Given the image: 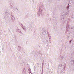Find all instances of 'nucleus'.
Returning <instances> with one entry per match:
<instances>
[{
	"mask_svg": "<svg viewBox=\"0 0 74 74\" xmlns=\"http://www.w3.org/2000/svg\"><path fill=\"white\" fill-rule=\"evenodd\" d=\"M70 44H71V40H70Z\"/></svg>",
	"mask_w": 74,
	"mask_h": 74,
	"instance_id": "nucleus-14",
	"label": "nucleus"
},
{
	"mask_svg": "<svg viewBox=\"0 0 74 74\" xmlns=\"http://www.w3.org/2000/svg\"><path fill=\"white\" fill-rule=\"evenodd\" d=\"M21 25H22V26H23V27H23V29H24V30H25L26 28H24V27H23V25L22 24H21Z\"/></svg>",
	"mask_w": 74,
	"mask_h": 74,
	"instance_id": "nucleus-7",
	"label": "nucleus"
},
{
	"mask_svg": "<svg viewBox=\"0 0 74 74\" xmlns=\"http://www.w3.org/2000/svg\"><path fill=\"white\" fill-rule=\"evenodd\" d=\"M12 21L13 22H14V21H15V18H14V16H12Z\"/></svg>",
	"mask_w": 74,
	"mask_h": 74,
	"instance_id": "nucleus-3",
	"label": "nucleus"
},
{
	"mask_svg": "<svg viewBox=\"0 0 74 74\" xmlns=\"http://www.w3.org/2000/svg\"><path fill=\"white\" fill-rule=\"evenodd\" d=\"M48 37L49 38L50 43H51V42H52V41H51V35H50V34L48 35Z\"/></svg>",
	"mask_w": 74,
	"mask_h": 74,
	"instance_id": "nucleus-1",
	"label": "nucleus"
},
{
	"mask_svg": "<svg viewBox=\"0 0 74 74\" xmlns=\"http://www.w3.org/2000/svg\"><path fill=\"white\" fill-rule=\"evenodd\" d=\"M48 42V39H47L46 40V42Z\"/></svg>",
	"mask_w": 74,
	"mask_h": 74,
	"instance_id": "nucleus-10",
	"label": "nucleus"
},
{
	"mask_svg": "<svg viewBox=\"0 0 74 74\" xmlns=\"http://www.w3.org/2000/svg\"><path fill=\"white\" fill-rule=\"evenodd\" d=\"M22 73L23 74H25V73H26V70L25 68H23V69Z\"/></svg>",
	"mask_w": 74,
	"mask_h": 74,
	"instance_id": "nucleus-2",
	"label": "nucleus"
},
{
	"mask_svg": "<svg viewBox=\"0 0 74 74\" xmlns=\"http://www.w3.org/2000/svg\"><path fill=\"white\" fill-rule=\"evenodd\" d=\"M66 15H69V13H66Z\"/></svg>",
	"mask_w": 74,
	"mask_h": 74,
	"instance_id": "nucleus-12",
	"label": "nucleus"
},
{
	"mask_svg": "<svg viewBox=\"0 0 74 74\" xmlns=\"http://www.w3.org/2000/svg\"><path fill=\"white\" fill-rule=\"evenodd\" d=\"M69 24H68L66 25L67 28H69Z\"/></svg>",
	"mask_w": 74,
	"mask_h": 74,
	"instance_id": "nucleus-8",
	"label": "nucleus"
},
{
	"mask_svg": "<svg viewBox=\"0 0 74 74\" xmlns=\"http://www.w3.org/2000/svg\"><path fill=\"white\" fill-rule=\"evenodd\" d=\"M42 66H44V65L43 64V63L42 64Z\"/></svg>",
	"mask_w": 74,
	"mask_h": 74,
	"instance_id": "nucleus-15",
	"label": "nucleus"
},
{
	"mask_svg": "<svg viewBox=\"0 0 74 74\" xmlns=\"http://www.w3.org/2000/svg\"><path fill=\"white\" fill-rule=\"evenodd\" d=\"M17 30H18V33H22V32L21 31V30L18 29H17Z\"/></svg>",
	"mask_w": 74,
	"mask_h": 74,
	"instance_id": "nucleus-5",
	"label": "nucleus"
},
{
	"mask_svg": "<svg viewBox=\"0 0 74 74\" xmlns=\"http://www.w3.org/2000/svg\"><path fill=\"white\" fill-rule=\"evenodd\" d=\"M63 58H64V57H63V56H62L61 57V59L62 60L63 59Z\"/></svg>",
	"mask_w": 74,
	"mask_h": 74,
	"instance_id": "nucleus-9",
	"label": "nucleus"
},
{
	"mask_svg": "<svg viewBox=\"0 0 74 74\" xmlns=\"http://www.w3.org/2000/svg\"><path fill=\"white\" fill-rule=\"evenodd\" d=\"M69 6H68L67 8V10H69Z\"/></svg>",
	"mask_w": 74,
	"mask_h": 74,
	"instance_id": "nucleus-11",
	"label": "nucleus"
},
{
	"mask_svg": "<svg viewBox=\"0 0 74 74\" xmlns=\"http://www.w3.org/2000/svg\"><path fill=\"white\" fill-rule=\"evenodd\" d=\"M68 5H69V4H68Z\"/></svg>",
	"mask_w": 74,
	"mask_h": 74,
	"instance_id": "nucleus-16",
	"label": "nucleus"
},
{
	"mask_svg": "<svg viewBox=\"0 0 74 74\" xmlns=\"http://www.w3.org/2000/svg\"><path fill=\"white\" fill-rule=\"evenodd\" d=\"M62 64H60L58 66V69H61L62 68Z\"/></svg>",
	"mask_w": 74,
	"mask_h": 74,
	"instance_id": "nucleus-4",
	"label": "nucleus"
},
{
	"mask_svg": "<svg viewBox=\"0 0 74 74\" xmlns=\"http://www.w3.org/2000/svg\"><path fill=\"white\" fill-rule=\"evenodd\" d=\"M44 68V66H42V69H43V68Z\"/></svg>",
	"mask_w": 74,
	"mask_h": 74,
	"instance_id": "nucleus-13",
	"label": "nucleus"
},
{
	"mask_svg": "<svg viewBox=\"0 0 74 74\" xmlns=\"http://www.w3.org/2000/svg\"><path fill=\"white\" fill-rule=\"evenodd\" d=\"M65 17H66V16L62 15L63 19H64V18H65Z\"/></svg>",
	"mask_w": 74,
	"mask_h": 74,
	"instance_id": "nucleus-6",
	"label": "nucleus"
}]
</instances>
